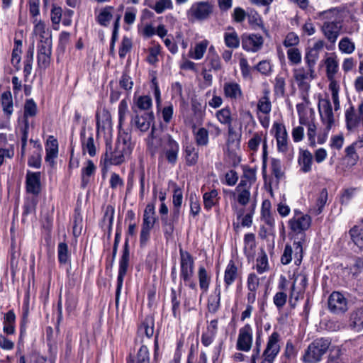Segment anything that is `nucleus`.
Returning a JSON list of instances; mask_svg holds the SVG:
<instances>
[{
  "mask_svg": "<svg viewBox=\"0 0 363 363\" xmlns=\"http://www.w3.org/2000/svg\"><path fill=\"white\" fill-rule=\"evenodd\" d=\"M133 150L130 135L128 133L119 134L115 147H106V151L101 157V162L105 166L119 165L125 162Z\"/></svg>",
  "mask_w": 363,
  "mask_h": 363,
  "instance_id": "nucleus-1",
  "label": "nucleus"
},
{
  "mask_svg": "<svg viewBox=\"0 0 363 363\" xmlns=\"http://www.w3.org/2000/svg\"><path fill=\"white\" fill-rule=\"evenodd\" d=\"M280 335L274 331L268 337L267 342L264 350L260 363H274V359L280 352ZM261 332L257 331L255 340V347L251 357V363H256L257 358L261 351Z\"/></svg>",
  "mask_w": 363,
  "mask_h": 363,
  "instance_id": "nucleus-2",
  "label": "nucleus"
},
{
  "mask_svg": "<svg viewBox=\"0 0 363 363\" xmlns=\"http://www.w3.org/2000/svg\"><path fill=\"white\" fill-rule=\"evenodd\" d=\"M319 16L325 20L322 26L324 35L331 43H335L342 29V16L340 11L332 9L320 12Z\"/></svg>",
  "mask_w": 363,
  "mask_h": 363,
  "instance_id": "nucleus-3",
  "label": "nucleus"
},
{
  "mask_svg": "<svg viewBox=\"0 0 363 363\" xmlns=\"http://www.w3.org/2000/svg\"><path fill=\"white\" fill-rule=\"evenodd\" d=\"M180 279L186 286L196 290V283L193 279L194 259L192 255L182 248L179 249Z\"/></svg>",
  "mask_w": 363,
  "mask_h": 363,
  "instance_id": "nucleus-4",
  "label": "nucleus"
},
{
  "mask_svg": "<svg viewBox=\"0 0 363 363\" xmlns=\"http://www.w3.org/2000/svg\"><path fill=\"white\" fill-rule=\"evenodd\" d=\"M331 341L327 337L317 338L313 340L305 350L302 360L305 363H317L322 359L323 356L327 352Z\"/></svg>",
  "mask_w": 363,
  "mask_h": 363,
  "instance_id": "nucleus-5",
  "label": "nucleus"
},
{
  "mask_svg": "<svg viewBox=\"0 0 363 363\" xmlns=\"http://www.w3.org/2000/svg\"><path fill=\"white\" fill-rule=\"evenodd\" d=\"M296 110L298 115L299 123L301 125H306L307 130V137L309 145L311 147L315 146L316 125H315L314 111L313 109H307L303 104L296 105Z\"/></svg>",
  "mask_w": 363,
  "mask_h": 363,
  "instance_id": "nucleus-6",
  "label": "nucleus"
},
{
  "mask_svg": "<svg viewBox=\"0 0 363 363\" xmlns=\"http://www.w3.org/2000/svg\"><path fill=\"white\" fill-rule=\"evenodd\" d=\"M214 5L209 1H199L193 3L187 10L186 15L190 20L204 21L213 13Z\"/></svg>",
  "mask_w": 363,
  "mask_h": 363,
  "instance_id": "nucleus-7",
  "label": "nucleus"
},
{
  "mask_svg": "<svg viewBox=\"0 0 363 363\" xmlns=\"http://www.w3.org/2000/svg\"><path fill=\"white\" fill-rule=\"evenodd\" d=\"M293 77L298 87L303 91L308 92L311 82L315 78V69L306 66L298 67L293 69Z\"/></svg>",
  "mask_w": 363,
  "mask_h": 363,
  "instance_id": "nucleus-8",
  "label": "nucleus"
},
{
  "mask_svg": "<svg viewBox=\"0 0 363 363\" xmlns=\"http://www.w3.org/2000/svg\"><path fill=\"white\" fill-rule=\"evenodd\" d=\"M251 184L246 180L241 179L234 190H228L225 192L230 195V199L235 203L242 206H245L249 203L251 197Z\"/></svg>",
  "mask_w": 363,
  "mask_h": 363,
  "instance_id": "nucleus-9",
  "label": "nucleus"
},
{
  "mask_svg": "<svg viewBox=\"0 0 363 363\" xmlns=\"http://www.w3.org/2000/svg\"><path fill=\"white\" fill-rule=\"evenodd\" d=\"M129 258H130V252H129V246L128 240L125 241L123 255L119 261V268H118V274L117 277V286L116 291V303L118 305L119 301V297L121 292L123 279L125 275L126 274L128 264H129Z\"/></svg>",
  "mask_w": 363,
  "mask_h": 363,
  "instance_id": "nucleus-10",
  "label": "nucleus"
},
{
  "mask_svg": "<svg viewBox=\"0 0 363 363\" xmlns=\"http://www.w3.org/2000/svg\"><path fill=\"white\" fill-rule=\"evenodd\" d=\"M294 259L296 265H300L303 259V245L301 241H294L292 245H286L281 257L283 264H289Z\"/></svg>",
  "mask_w": 363,
  "mask_h": 363,
  "instance_id": "nucleus-11",
  "label": "nucleus"
},
{
  "mask_svg": "<svg viewBox=\"0 0 363 363\" xmlns=\"http://www.w3.org/2000/svg\"><path fill=\"white\" fill-rule=\"evenodd\" d=\"M135 115L132 117L131 123L135 127L136 130L145 133L151 128L155 126V116L152 111L144 113H138L133 109Z\"/></svg>",
  "mask_w": 363,
  "mask_h": 363,
  "instance_id": "nucleus-12",
  "label": "nucleus"
},
{
  "mask_svg": "<svg viewBox=\"0 0 363 363\" xmlns=\"http://www.w3.org/2000/svg\"><path fill=\"white\" fill-rule=\"evenodd\" d=\"M267 134L262 131L256 132L253 134L247 143L249 149L253 152H257L260 144H262V171L264 172L267 168L268 159L267 152Z\"/></svg>",
  "mask_w": 363,
  "mask_h": 363,
  "instance_id": "nucleus-13",
  "label": "nucleus"
},
{
  "mask_svg": "<svg viewBox=\"0 0 363 363\" xmlns=\"http://www.w3.org/2000/svg\"><path fill=\"white\" fill-rule=\"evenodd\" d=\"M290 230L298 234L308 230L311 224V218L300 211L294 210L293 217L288 221Z\"/></svg>",
  "mask_w": 363,
  "mask_h": 363,
  "instance_id": "nucleus-14",
  "label": "nucleus"
},
{
  "mask_svg": "<svg viewBox=\"0 0 363 363\" xmlns=\"http://www.w3.org/2000/svg\"><path fill=\"white\" fill-rule=\"evenodd\" d=\"M253 331L250 324H246L239 330L236 343L238 350L249 352L252 345Z\"/></svg>",
  "mask_w": 363,
  "mask_h": 363,
  "instance_id": "nucleus-15",
  "label": "nucleus"
},
{
  "mask_svg": "<svg viewBox=\"0 0 363 363\" xmlns=\"http://www.w3.org/2000/svg\"><path fill=\"white\" fill-rule=\"evenodd\" d=\"M318 111L321 120L328 131L332 128L335 119L331 103L328 99H321L318 102Z\"/></svg>",
  "mask_w": 363,
  "mask_h": 363,
  "instance_id": "nucleus-16",
  "label": "nucleus"
},
{
  "mask_svg": "<svg viewBox=\"0 0 363 363\" xmlns=\"http://www.w3.org/2000/svg\"><path fill=\"white\" fill-rule=\"evenodd\" d=\"M308 285V275L304 272L294 274V282L291 289V297L298 300Z\"/></svg>",
  "mask_w": 363,
  "mask_h": 363,
  "instance_id": "nucleus-17",
  "label": "nucleus"
},
{
  "mask_svg": "<svg viewBox=\"0 0 363 363\" xmlns=\"http://www.w3.org/2000/svg\"><path fill=\"white\" fill-rule=\"evenodd\" d=\"M273 129L275 130L277 150L279 152L286 153L289 150L288 133L284 124L274 123Z\"/></svg>",
  "mask_w": 363,
  "mask_h": 363,
  "instance_id": "nucleus-18",
  "label": "nucleus"
},
{
  "mask_svg": "<svg viewBox=\"0 0 363 363\" xmlns=\"http://www.w3.org/2000/svg\"><path fill=\"white\" fill-rule=\"evenodd\" d=\"M223 96L230 101H238L243 98V92L240 84L235 81H228L223 85Z\"/></svg>",
  "mask_w": 363,
  "mask_h": 363,
  "instance_id": "nucleus-19",
  "label": "nucleus"
},
{
  "mask_svg": "<svg viewBox=\"0 0 363 363\" xmlns=\"http://www.w3.org/2000/svg\"><path fill=\"white\" fill-rule=\"evenodd\" d=\"M263 38L257 34H245L242 37V48L247 51L256 52L259 51L263 45Z\"/></svg>",
  "mask_w": 363,
  "mask_h": 363,
  "instance_id": "nucleus-20",
  "label": "nucleus"
},
{
  "mask_svg": "<svg viewBox=\"0 0 363 363\" xmlns=\"http://www.w3.org/2000/svg\"><path fill=\"white\" fill-rule=\"evenodd\" d=\"M328 308L333 313H341L347 310V301L340 292H333L328 298Z\"/></svg>",
  "mask_w": 363,
  "mask_h": 363,
  "instance_id": "nucleus-21",
  "label": "nucleus"
},
{
  "mask_svg": "<svg viewBox=\"0 0 363 363\" xmlns=\"http://www.w3.org/2000/svg\"><path fill=\"white\" fill-rule=\"evenodd\" d=\"M45 162L50 166H54L55 159L58 156V142L54 136L50 135L45 144Z\"/></svg>",
  "mask_w": 363,
  "mask_h": 363,
  "instance_id": "nucleus-22",
  "label": "nucleus"
},
{
  "mask_svg": "<svg viewBox=\"0 0 363 363\" xmlns=\"http://www.w3.org/2000/svg\"><path fill=\"white\" fill-rule=\"evenodd\" d=\"M40 172H27L26 184L28 193L38 195L40 192Z\"/></svg>",
  "mask_w": 363,
  "mask_h": 363,
  "instance_id": "nucleus-23",
  "label": "nucleus"
},
{
  "mask_svg": "<svg viewBox=\"0 0 363 363\" xmlns=\"http://www.w3.org/2000/svg\"><path fill=\"white\" fill-rule=\"evenodd\" d=\"M80 138L83 152H87L90 157L95 156L96 154V147L93 134L89 133L87 135L85 128H83L80 133Z\"/></svg>",
  "mask_w": 363,
  "mask_h": 363,
  "instance_id": "nucleus-24",
  "label": "nucleus"
},
{
  "mask_svg": "<svg viewBox=\"0 0 363 363\" xmlns=\"http://www.w3.org/2000/svg\"><path fill=\"white\" fill-rule=\"evenodd\" d=\"M179 144L171 137H168L164 145V155L169 163L174 164L178 158Z\"/></svg>",
  "mask_w": 363,
  "mask_h": 363,
  "instance_id": "nucleus-25",
  "label": "nucleus"
},
{
  "mask_svg": "<svg viewBox=\"0 0 363 363\" xmlns=\"http://www.w3.org/2000/svg\"><path fill=\"white\" fill-rule=\"evenodd\" d=\"M313 155L307 150H300L298 157V164L300 171L303 173L310 172L313 166Z\"/></svg>",
  "mask_w": 363,
  "mask_h": 363,
  "instance_id": "nucleus-26",
  "label": "nucleus"
},
{
  "mask_svg": "<svg viewBox=\"0 0 363 363\" xmlns=\"http://www.w3.org/2000/svg\"><path fill=\"white\" fill-rule=\"evenodd\" d=\"M238 269L233 260H230L224 272V284L226 289L238 278Z\"/></svg>",
  "mask_w": 363,
  "mask_h": 363,
  "instance_id": "nucleus-27",
  "label": "nucleus"
},
{
  "mask_svg": "<svg viewBox=\"0 0 363 363\" xmlns=\"http://www.w3.org/2000/svg\"><path fill=\"white\" fill-rule=\"evenodd\" d=\"M206 60L209 66L210 71L218 72L221 70V61L213 45L209 47Z\"/></svg>",
  "mask_w": 363,
  "mask_h": 363,
  "instance_id": "nucleus-28",
  "label": "nucleus"
},
{
  "mask_svg": "<svg viewBox=\"0 0 363 363\" xmlns=\"http://www.w3.org/2000/svg\"><path fill=\"white\" fill-rule=\"evenodd\" d=\"M349 327L355 332H359L363 329V307L351 313Z\"/></svg>",
  "mask_w": 363,
  "mask_h": 363,
  "instance_id": "nucleus-29",
  "label": "nucleus"
},
{
  "mask_svg": "<svg viewBox=\"0 0 363 363\" xmlns=\"http://www.w3.org/2000/svg\"><path fill=\"white\" fill-rule=\"evenodd\" d=\"M31 143H33V147L36 149L33 154L29 157L28 164L30 167L40 168L41 166V152L42 146L38 140L33 139L30 140Z\"/></svg>",
  "mask_w": 363,
  "mask_h": 363,
  "instance_id": "nucleus-30",
  "label": "nucleus"
},
{
  "mask_svg": "<svg viewBox=\"0 0 363 363\" xmlns=\"http://www.w3.org/2000/svg\"><path fill=\"white\" fill-rule=\"evenodd\" d=\"M96 167L91 160H88L85 166L82 169L81 179L82 186L86 187L90 182L91 177L94 176L96 172Z\"/></svg>",
  "mask_w": 363,
  "mask_h": 363,
  "instance_id": "nucleus-31",
  "label": "nucleus"
},
{
  "mask_svg": "<svg viewBox=\"0 0 363 363\" xmlns=\"http://www.w3.org/2000/svg\"><path fill=\"white\" fill-rule=\"evenodd\" d=\"M328 194L326 189H323L318 195L315 203L311 208V212L315 215H319L322 213L324 206L328 201Z\"/></svg>",
  "mask_w": 363,
  "mask_h": 363,
  "instance_id": "nucleus-32",
  "label": "nucleus"
},
{
  "mask_svg": "<svg viewBox=\"0 0 363 363\" xmlns=\"http://www.w3.org/2000/svg\"><path fill=\"white\" fill-rule=\"evenodd\" d=\"M220 197L217 189H212L203 195L204 208L210 211L213 206L218 204Z\"/></svg>",
  "mask_w": 363,
  "mask_h": 363,
  "instance_id": "nucleus-33",
  "label": "nucleus"
},
{
  "mask_svg": "<svg viewBox=\"0 0 363 363\" xmlns=\"http://www.w3.org/2000/svg\"><path fill=\"white\" fill-rule=\"evenodd\" d=\"M1 104L4 113L8 117H10L13 112V103L11 92L10 91H6L1 94Z\"/></svg>",
  "mask_w": 363,
  "mask_h": 363,
  "instance_id": "nucleus-34",
  "label": "nucleus"
},
{
  "mask_svg": "<svg viewBox=\"0 0 363 363\" xmlns=\"http://www.w3.org/2000/svg\"><path fill=\"white\" fill-rule=\"evenodd\" d=\"M208 45L209 41L208 40H203L197 43L194 50L189 51V57L196 60H201L206 52Z\"/></svg>",
  "mask_w": 363,
  "mask_h": 363,
  "instance_id": "nucleus-35",
  "label": "nucleus"
},
{
  "mask_svg": "<svg viewBox=\"0 0 363 363\" xmlns=\"http://www.w3.org/2000/svg\"><path fill=\"white\" fill-rule=\"evenodd\" d=\"M96 128L98 130L101 128L104 130L111 125V117L110 113L107 110L103 109L102 111H98L96 113Z\"/></svg>",
  "mask_w": 363,
  "mask_h": 363,
  "instance_id": "nucleus-36",
  "label": "nucleus"
},
{
  "mask_svg": "<svg viewBox=\"0 0 363 363\" xmlns=\"http://www.w3.org/2000/svg\"><path fill=\"white\" fill-rule=\"evenodd\" d=\"M220 289L217 286L214 294H211L208 299V310L210 313H215L220 308Z\"/></svg>",
  "mask_w": 363,
  "mask_h": 363,
  "instance_id": "nucleus-37",
  "label": "nucleus"
},
{
  "mask_svg": "<svg viewBox=\"0 0 363 363\" xmlns=\"http://www.w3.org/2000/svg\"><path fill=\"white\" fill-rule=\"evenodd\" d=\"M35 26L33 33L39 36L40 40H47L52 39L50 30L46 28L45 24L41 21L34 20Z\"/></svg>",
  "mask_w": 363,
  "mask_h": 363,
  "instance_id": "nucleus-38",
  "label": "nucleus"
},
{
  "mask_svg": "<svg viewBox=\"0 0 363 363\" xmlns=\"http://www.w3.org/2000/svg\"><path fill=\"white\" fill-rule=\"evenodd\" d=\"M325 65L326 67L327 76L330 81L334 80V76L338 70V62L335 56L328 57L325 60Z\"/></svg>",
  "mask_w": 363,
  "mask_h": 363,
  "instance_id": "nucleus-39",
  "label": "nucleus"
},
{
  "mask_svg": "<svg viewBox=\"0 0 363 363\" xmlns=\"http://www.w3.org/2000/svg\"><path fill=\"white\" fill-rule=\"evenodd\" d=\"M257 110L259 113H270L272 110V104L269 99V91H264V96L259 99L257 103Z\"/></svg>",
  "mask_w": 363,
  "mask_h": 363,
  "instance_id": "nucleus-40",
  "label": "nucleus"
},
{
  "mask_svg": "<svg viewBox=\"0 0 363 363\" xmlns=\"http://www.w3.org/2000/svg\"><path fill=\"white\" fill-rule=\"evenodd\" d=\"M127 363H150V354L148 348L142 345L137 352L135 359L131 357L127 360Z\"/></svg>",
  "mask_w": 363,
  "mask_h": 363,
  "instance_id": "nucleus-41",
  "label": "nucleus"
},
{
  "mask_svg": "<svg viewBox=\"0 0 363 363\" xmlns=\"http://www.w3.org/2000/svg\"><path fill=\"white\" fill-rule=\"evenodd\" d=\"M113 6H107L102 9L96 17L97 22L103 26H107L113 17Z\"/></svg>",
  "mask_w": 363,
  "mask_h": 363,
  "instance_id": "nucleus-42",
  "label": "nucleus"
},
{
  "mask_svg": "<svg viewBox=\"0 0 363 363\" xmlns=\"http://www.w3.org/2000/svg\"><path fill=\"white\" fill-rule=\"evenodd\" d=\"M37 113V105L35 102L32 99L26 100L24 105V112H23V124L22 125H26V122L28 123V118L33 117Z\"/></svg>",
  "mask_w": 363,
  "mask_h": 363,
  "instance_id": "nucleus-43",
  "label": "nucleus"
},
{
  "mask_svg": "<svg viewBox=\"0 0 363 363\" xmlns=\"http://www.w3.org/2000/svg\"><path fill=\"white\" fill-rule=\"evenodd\" d=\"M149 7L160 14L167 9H172L173 3L172 0H155V2L149 4Z\"/></svg>",
  "mask_w": 363,
  "mask_h": 363,
  "instance_id": "nucleus-44",
  "label": "nucleus"
},
{
  "mask_svg": "<svg viewBox=\"0 0 363 363\" xmlns=\"http://www.w3.org/2000/svg\"><path fill=\"white\" fill-rule=\"evenodd\" d=\"M198 278L199 281L200 289L203 291L206 292L208 289L211 277L208 274V272L204 267L200 266L198 270Z\"/></svg>",
  "mask_w": 363,
  "mask_h": 363,
  "instance_id": "nucleus-45",
  "label": "nucleus"
},
{
  "mask_svg": "<svg viewBox=\"0 0 363 363\" xmlns=\"http://www.w3.org/2000/svg\"><path fill=\"white\" fill-rule=\"evenodd\" d=\"M155 129V127L153 126L150 134L146 139L147 150L150 152L152 155H154L157 152L161 145L160 139L154 136Z\"/></svg>",
  "mask_w": 363,
  "mask_h": 363,
  "instance_id": "nucleus-46",
  "label": "nucleus"
},
{
  "mask_svg": "<svg viewBox=\"0 0 363 363\" xmlns=\"http://www.w3.org/2000/svg\"><path fill=\"white\" fill-rule=\"evenodd\" d=\"M184 157L187 165H194L199 159V151L193 145H187L184 150Z\"/></svg>",
  "mask_w": 363,
  "mask_h": 363,
  "instance_id": "nucleus-47",
  "label": "nucleus"
},
{
  "mask_svg": "<svg viewBox=\"0 0 363 363\" xmlns=\"http://www.w3.org/2000/svg\"><path fill=\"white\" fill-rule=\"evenodd\" d=\"M138 331L150 338L154 334V320L152 317H147L139 327Z\"/></svg>",
  "mask_w": 363,
  "mask_h": 363,
  "instance_id": "nucleus-48",
  "label": "nucleus"
},
{
  "mask_svg": "<svg viewBox=\"0 0 363 363\" xmlns=\"http://www.w3.org/2000/svg\"><path fill=\"white\" fill-rule=\"evenodd\" d=\"M262 218L264 222L270 227L275 224V220L270 212V202L264 201L262 206Z\"/></svg>",
  "mask_w": 363,
  "mask_h": 363,
  "instance_id": "nucleus-49",
  "label": "nucleus"
},
{
  "mask_svg": "<svg viewBox=\"0 0 363 363\" xmlns=\"http://www.w3.org/2000/svg\"><path fill=\"white\" fill-rule=\"evenodd\" d=\"M216 117L223 125H230L233 121L231 111L229 107H224L216 111Z\"/></svg>",
  "mask_w": 363,
  "mask_h": 363,
  "instance_id": "nucleus-50",
  "label": "nucleus"
},
{
  "mask_svg": "<svg viewBox=\"0 0 363 363\" xmlns=\"http://www.w3.org/2000/svg\"><path fill=\"white\" fill-rule=\"evenodd\" d=\"M329 90L331 92V99L334 104V110L337 111L340 108L339 101L340 86L335 80H331V82H330Z\"/></svg>",
  "mask_w": 363,
  "mask_h": 363,
  "instance_id": "nucleus-51",
  "label": "nucleus"
},
{
  "mask_svg": "<svg viewBox=\"0 0 363 363\" xmlns=\"http://www.w3.org/2000/svg\"><path fill=\"white\" fill-rule=\"evenodd\" d=\"M350 234L354 243L363 250V228L354 226L350 230Z\"/></svg>",
  "mask_w": 363,
  "mask_h": 363,
  "instance_id": "nucleus-52",
  "label": "nucleus"
},
{
  "mask_svg": "<svg viewBox=\"0 0 363 363\" xmlns=\"http://www.w3.org/2000/svg\"><path fill=\"white\" fill-rule=\"evenodd\" d=\"M194 138L196 144L200 146L207 145L208 143V132L204 128H199L194 130Z\"/></svg>",
  "mask_w": 363,
  "mask_h": 363,
  "instance_id": "nucleus-53",
  "label": "nucleus"
},
{
  "mask_svg": "<svg viewBox=\"0 0 363 363\" xmlns=\"http://www.w3.org/2000/svg\"><path fill=\"white\" fill-rule=\"evenodd\" d=\"M128 113V105L126 99L121 101L118 105V128L121 129L122 125L126 121L127 115Z\"/></svg>",
  "mask_w": 363,
  "mask_h": 363,
  "instance_id": "nucleus-54",
  "label": "nucleus"
},
{
  "mask_svg": "<svg viewBox=\"0 0 363 363\" xmlns=\"http://www.w3.org/2000/svg\"><path fill=\"white\" fill-rule=\"evenodd\" d=\"M135 104L138 108L141 111H147L151 109L152 101L150 96H140L135 100Z\"/></svg>",
  "mask_w": 363,
  "mask_h": 363,
  "instance_id": "nucleus-55",
  "label": "nucleus"
},
{
  "mask_svg": "<svg viewBox=\"0 0 363 363\" xmlns=\"http://www.w3.org/2000/svg\"><path fill=\"white\" fill-rule=\"evenodd\" d=\"M287 57L291 65H297L301 62V52L297 48H291L288 49Z\"/></svg>",
  "mask_w": 363,
  "mask_h": 363,
  "instance_id": "nucleus-56",
  "label": "nucleus"
},
{
  "mask_svg": "<svg viewBox=\"0 0 363 363\" xmlns=\"http://www.w3.org/2000/svg\"><path fill=\"white\" fill-rule=\"evenodd\" d=\"M57 257L60 264L67 263L69 259L68 245L65 242H60L57 246Z\"/></svg>",
  "mask_w": 363,
  "mask_h": 363,
  "instance_id": "nucleus-57",
  "label": "nucleus"
},
{
  "mask_svg": "<svg viewBox=\"0 0 363 363\" xmlns=\"http://www.w3.org/2000/svg\"><path fill=\"white\" fill-rule=\"evenodd\" d=\"M133 47V43L130 38L123 36L120 44L118 55L121 59L125 58L126 55L130 52Z\"/></svg>",
  "mask_w": 363,
  "mask_h": 363,
  "instance_id": "nucleus-58",
  "label": "nucleus"
},
{
  "mask_svg": "<svg viewBox=\"0 0 363 363\" xmlns=\"http://www.w3.org/2000/svg\"><path fill=\"white\" fill-rule=\"evenodd\" d=\"M342 350L340 347H333L330 349L326 363H342Z\"/></svg>",
  "mask_w": 363,
  "mask_h": 363,
  "instance_id": "nucleus-59",
  "label": "nucleus"
},
{
  "mask_svg": "<svg viewBox=\"0 0 363 363\" xmlns=\"http://www.w3.org/2000/svg\"><path fill=\"white\" fill-rule=\"evenodd\" d=\"M225 45L230 48H238L240 45V40L235 31L225 33L224 34Z\"/></svg>",
  "mask_w": 363,
  "mask_h": 363,
  "instance_id": "nucleus-60",
  "label": "nucleus"
},
{
  "mask_svg": "<svg viewBox=\"0 0 363 363\" xmlns=\"http://www.w3.org/2000/svg\"><path fill=\"white\" fill-rule=\"evenodd\" d=\"M183 200L182 192L180 189H176L174 191L172 203L174 207V219H177L179 212V208L182 206Z\"/></svg>",
  "mask_w": 363,
  "mask_h": 363,
  "instance_id": "nucleus-61",
  "label": "nucleus"
},
{
  "mask_svg": "<svg viewBox=\"0 0 363 363\" xmlns=\"http://www.w3.org/2000/svg\"><path fill=\"white\" fill-rule=\"evenodd\" d=\"M340 50L346 54H351L354 51V43L347 37L340 40L338 45Z\"/></svg>",
  "mask_w": 363,
  "mask_h": 363,
  "instance_id": "nucleus-62",
  "label": "nucleus"
},
{
  "mask_svg": "<svg viewBox=\"0 0 363 363\" xmlns=\"http://www.w3.org/2000/svg\"><path fill=\"white\" fill-rule=\"evenodd\" d=\"M161 51V46L158 44L154 45L148 49V55L147 62L150 65H155L158 62V56Z\"/></svg>",
  "mask_w": 363,
  "mask_h": 363,
  "instance_id": "nucleus-63",
  "label": "nucleus"
},
{
  "mask_svg": "<svg viewBox=\"0 0 363 363\" xmlns=\"http://www.w3.org/2000/svg\"><path fill=\"white\" fill-rule=\"evenodd\" d=\"M345 118L347 121V125L349 129L355 127L359 123V118H357L353 107H350L346 110Z\"/></svg>",
  "mask_w": 363,
  "mask_h": 363,
  "instance_id": "nucleus-64",
  "label": "nucleus"
}]
</instances>
